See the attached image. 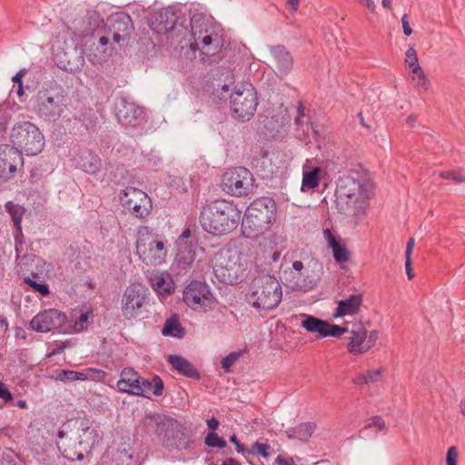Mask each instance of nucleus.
<instances>
[{
    "label": "nucleus",
    "instance_id": "nucleus-57",
    "mask_svg": "<svg viewBox=\"0 0 465 465\" xmlns=\"http://www.w3.org/2000/svg\"><path fill=\"white\" fill-rule=\"evenodd\" d=\"M379 333L378 331H371L369 335L367 334V340L365 341L364 349L365 351H368L371 348L375 345L376 341L378 340Z\"/></svg>",
    "mask_w": 465,
    "mask_h": 465
},
{
    "label": "nucleus",
    "instance_id": "nucleus-63",
    "mask_svg": "<svg viewBox=\"0 0 465 465\" xmlns=\"http://www.w3.org/2000/svg\"><path fill=\"white\" fill-rule=\"evenodd\" d=\"M94 39H98V43L102 46H105L108 44H110V40H112V35H109L107 33L104 32V35H102V32H99V35L96 34L95 37H93Z\"/></svg>",
    "mask_w": 465,
    "mask_h": 465
},
{
    "label": "nucleus",
    "instance_id": "nucleus-52",
    "mask_svg": "<svg viewBox=\"0 0 465 465\" xmlns=\"http://www.w3.org/2000/svg\"><path fill=\"white\" fill-rule=\"evenodd\" d=\"M271 449V446L266 443H261L259 441H256L252 444V450H248L247 452L250 454H255L262 456V458H268L269 452L268 450Z\"/></svg>",
    "mask_w": 465,
    "mask_h": 465
},
{
    "label": "nucleus",
    "instance_id": "nucleus-2",
    "mask_svg": "<svg viewBox=\"0 0 465 465\" xmlns=\"http://www.w3.org/2000/svg\"><path fill=\"white\" fill-rule=\"evenodd\" d=\"M275 215L276 203L272 198L261 197L254 200L242 220V234L250 239L264 234L270 230Z\"/></svg>",
    "mask_w": 465,
    "mask_h": 465
},
{
    "label": "nucleus",
    "instance_id": "nucleus-54",
    "mask_svg": "<svg viewBox=\"0 0 465 465\" xmlns=\"http://www.w3.org/2000/svg\"><path fill=\"white\" fill-rule=\"evenodd\" d=\"M84 375L86 376V380L93 381H100L104 378L106 375L105 371L103 370L95 369V368H88L84 371H83Z\"/></svg>",
    "mask_w": 465,
    "mask_h": 465
},
{
    "label": "nucleus",
    "instance_id": "nucleus-62",
    "mask_svg": "<svg viewBox=\"0 0 465 465\" xmlns=\"http://www.w3.org/2000/svg\"><path fill=\"white\" fill-rule=\"evenodd\" d=\"M365 375H366V379L368 381V384L376 382V381H378V380L381 376V370L377 369V370L369 371Z\"/></svg>",
    "mask_w": 465,
    "mask_h": 465
},
{
    "label": "nucleus",
    "instance_id": "nucleus-7",
    "mask_svg": "<svg viewBox=\"0 0 465 465\" xmlns=\"http://www.w3.org/2000/svg\"><path fill=\"white\" fill-rule=\"evenodd\" d=\"M279 278L282 282L292 291L310 292L313 290L320 280L318 274L305 268L302 262L294 261L292 266L282 262Z\"/></svg>",
    "mask_w": 465,
    "mask_h": 465
},
{
    "label": "nucleus",
    "instance_id": "nucleus-20",
    "mask_svg": "<svg viewBox=\"0 0 465 465\" xmlns=\"http://www.w3.org/2000/svg\"><path fill=\"white\" fill-rule=\"evenodd\" d=\"M179 26L186 29L183 24H179L178 16L173 7L164 8L155 14L150 23L151 29L159 35H164L172 31L180 33Z\"/></svg>",
    "mask_w": 465,
    "mask_h": 465
},
{
    "label": "nucleus",
    "instance_id": "nucleus-40",
    "mask_svg": "<svg viewBox=\"0 0 465 465\" xmlns=\"http://www.w3.org/2000/svg\"><path fill=\"white\" fill-rule=\"evenodd\" d=\"M303 320L301 326L311 333H317L320 337H323L326 321L312 315L302 314Z\"/></svg>",
    "mask_w": 465,
    "mask_h": 465
},
{
    "label": "nucleus",
    "instance_id": "nucleus-60",
    "mask_svg": "<svg viewBox=\"0 0 465 465\" xmlns=\"http://www.w3.org/2000/svg\"><path fill=\"white\" fill-rule=\"evenodd\" d=\"M323 235L330 248H332L333 246L341 242L339 240L336 239L335 235L329 228L323 230Z\"/></svg>",
    "mask_w": 465,
    "mask_h": 465
},
{
    "label": "nucleus",
    "instance_id": "nucleus-43",
    "mask_svg": "<svg viewBox=\"0 0 465 465\" xmlns=\"http://www.w3.org/2000/svg\"><path fill=\"white\" fill-rule=\"evenodd\" d=\"M131 448L118 449L114 454L112 460L115 465H136Z\"/></svg>",
    "mask_w": 465,
    "mask_h": 465
},
{
    "label": "nucleus",
    "instance_id": "nucleus-46",
    "mask_svg": "<svg viewBox=\"0 0 465 465\" xmlns=\"http://www.w3.org/2000/svg\"><path fill=\"white\" fill-rule=\"evenodd\" d=\"M332 251V256L337 263L347 262L351 258V253L347 247L341 242L331 248Z\"/></svg>",
    "mask_w": 465,
    "mask_h": 465
},
{
    "label": "nucleus",
    "instance_id": "nucleus-21",
    "mask_svg": "<svg viewBox=\"0 0 465 465\" xmlns=\"http://www.w3.org/2000/svg\"><path fill=\"white\" fill-rule=\"evenodd\" d=\"M270 54L272 58L274 72L276 75L282 79L292 70L294 59L292 54L283 45H275L269 47Z\"/></svg>",
    "mask_w": 465,
    "mask_h": 465
},
{
    "label": "nucleus",
    "instance_id": "nucleus-13",
    "mask_svg": "<svg viewBox=\"0 0 465 465\" xmlns=\"http://www.w3.org/2000/svg\"><path fill=\"white\" fill-rule=\"evenodd\" d=\"M194 437L189 433L185 425L172 418L163 437L161 438L162 446L168 451H183L191 449Z\"/></svg>",
    "mask_w": 465,
    "mask_h": 465
},
{
    "label": "nucleus",
    "instance_id": "nucleus-15",
    "mask_svg": "<svg viewBox=\"0 0 465 465\" xmlns=\"http://www.w3.org/2000/svg\"><path fill=\"white\" fill-rule=\"evenodd\" d=\"M147 300L148 290L143 285H129L122 297L121 310L123 316L127 320L137 317Z\"/></svg>",
    "mask_w": 465,
    "mask_h": 465
},
{
    "label": "nucleus",
    "instance_id": "nucleus-39",
    "mask_svg": "<svg viewBox=\"0 0 465 465\" xmlns=\"http://www.w3.org/2000/svg\"><path fill=\"white\" fill-rule=\"evenodd\" d=\"M162 334L177 339H183L185 336V329L182 326L176 314H173L165 321L162 328Z\"/></svg>",
    "mask_w": 465,
    "mask_h": 465
},
{
    "label": "nucleus",
    "instance_id": "nucleus-47",
    "mask_svg": "<svg viewBox=\"0 0 465 465\" xmlns=\"http://www.w3.org/2000/svg\"><path fill=\"white\" fill-rule=\"evenodd\" d=\"M204 444L209 448L224 449L227 447L226 440L216 432L210 431L204 438Z\"/></svg>",
    "mask_w": 465,
    "mask_h": 465
},
{
    "label": "nucleus",
    "instance_id": "nucleus-6",
    "mask_svg": "<svg viewBox=\"0 0 465 465\" xmlns=\"http://www.w3.org/2000/svg\"><path fill=\"white\" fill-rule=\"evenodd\" d=\"M232 84L233 87L230 94V104L232 115L242 122L249 121L258 106L257 91L249 82Z\"/></svg>",
    "mask_w": 465,
    "mask_h": 465
},
{
    "label": "nucleus",
    "instance_id": "nucleus-4",
    "mask_svg": "<svg viewBox=\"0 0 465 465\" xmlns=\"http://www.w3.org/2000/svg\"><path fill=\"white\" fill-rule=\"evenodd\" d=\"M65 107V95L62 85L55 82L45 83L35 100V113L48 121L58 119Z\"/></svg>",
    "mask_w": 465,
    "mask_h": 465
},
{
    "label": "nucleus",
    "instance_id": "nucleus-44",
    "mask_svg": "<svg viewBox=\"0 0 465 465\" xmlns=\"http://www.w3.org/2000/svg\"><path fill=\"white\" fill-rule=\"evenodd\" d=\"M232 92V88L231 87V84H218L212 93V99L215 103H220L222 101H226L228 97L230 98V94Z\"/></svg>",
    "mask_w": 465,
    "mask_h": 465
},
{
    "label": "nucleus",
    "instance_id": "nucleus-28",
    "mask_svg": "<svg viewBox=\"0 0 465 465\" xmlns=\"http://www.w3.org/2000/svg\"><path fill=\"white\" fill-rule=\"evenodd\" d=\"M152 288L160 295L171 294L174 292V283L169 273L152 272L148 275Z\"/></svg>",
    "mask_w": 465,
    "mask_h": 465
},
{
    "label": "nucleus",
    "instance_id": "nucleus-1",
    "mask_svg": "<svg viewBox=\"0 0 465 465\" xmlns=\"http://www.w3.org/2000/svg\"><path fill=\"white\" fill-rule=\"evenodd\" d=\"M241 211L232 202L216 199L203 207L200 223L203 230L213 235H223L237 228Z\"/></svg>",
    "mask_w": 465,
    "mask_h": 465
},
{
    "label": "nucleus",
    "instance_id": "nucleus-35",
    "mask_svg": "<svg viewBox=\"0 0 465 465\" xmlns=\"http://www.w3.org/2000/svg\"><path fill=\"white\" fill-rule=\"evenodd\" d=\"M139 385L140 391H143V394H136L139 397L150 398V392L158 397L163 394L164 389L163 381L158 375H154L152 380L142 377Z\"/></svg>",
    "mask_w": 465,
    "mask_h": 465
},
{
    "label": "nucleus",
    "instance_id": "nucleus-14",
    "mask_svg": "<svg viewBox=\"0 0 465 465\" xmlns=\"http://www.w3.org/2000/svg\"><path fill=\"white\" fill-rule=\"evenodd\" d=\"M134 30L132 17L125 12H117L108 16L104 32L112 35V44L125 45Z\"/></svg>",
    "mask_w": 465,
    "mask_h": 465
},
{
    "label": "nucleus",
    "instance_id": "nucleus-3",
    "mask_svg": "<svg viewBox=\"0 0 465 465\" xmlns=\"http://www.w3.org/2000/svg\"><path fill=\"white\" fill-rule=\"evenodd\" d=\"M282 297L279 281L272 275L260 274L252 281L246 301L255 309L267 311L277 307Z\"/></svg>",
    "mask_w": 465,
    "mask_h": 465
},
{
    "label": "nucleus",
    "instance_id": "nucleus-5",
    "mask_svg": "<svg viewBox=\"0 0 465 465\" xmlns=\"http://www.w3.org/2000/svg\"><path fill=\"white\" fill-rule=\"evenodd\" d=\"M11 147L25 152L26 155H37L45 147V137L39 128L31 122H18L11 131Z\"/></svg>",
    "mask_w": 465,
    "mask_h": 465
},
{
    "label": "nucleus",
    "instance_id": "nucleus-37",
    "mask_svg": "<svg viewBox=\"0 0 465 465\" xmlns=\"http://www.w3.org/2000/svg\"><path fill=\"white\" fill-rule=\"evenodd\" d=\"M351 341L347 349L348 351L353 355L365 353L364 344L367 339V330L364 327H360L358 330H352L350 336Z\"/></svg>",
    "mask_w": 465,
    "mask_h": 465
},
{
    "label": "nucleus",
    "instance_id": "nucleus-30",
    "mask_svg": "<svg viewBox=\"0 0 465 465\" xmlns=\"http://www.w3.org/2000/svg\"><path fill=\"white\" fill-rule=\"evenodd\" d=\"M168 362L179 374L194 380L201 379L198 370L183 356L177 354L169 355Z\"/></svg>",
    "mask_w": 465,
    "mask_h": 465
},
{
    "label": "nucleus",
    "instance_id": "nucleus-32",
    "mask_svg": "<svg viewBox=\"0 0 465 465\" xmlns=\"http://www.w3.org/2000/svg\"><path fill=\"white\" fill-rule=\"evenodd\" d=\"M105 23L101 15L96 11H87L84 19V28L82 30L83 36L90 35L95 37L99 32H104Z\"/></svg>",
    "mask_w": 465,
    "mask_h": 465
},
{
    "label": "nucleus",
    "instance_id": "nucleus-19",
    "mask_svg": "<svg viewBox=\"0 0 465 465\" xmlns=\"http://www.w3.org/2000/svg\"><path fill=\"white\" fill-rule=\"evenodd\" d=\"M5 211L10 215L17 232L15 235V252L18 265L23 266L27 264L28 262H34L36 258L35 254H20L23 250V242L20 240L19 236L23 237L21 223L25 209L23 206L9 201L5 203Z\"/></svg>",
    "mask_w": 465,
    "mask_h": 465
},
{
    "label": "nucleus",
    "instance_id": "nucleus-51",
    "mask_svg": "<svg viewBox=\"0 0 465 465\" xmlns=\"http://www.w3.org/2000/svg\"><path fill=\"white\" fill-rule=\"evenodd\" d=\"M242 354V351H235L230 352L227 356H225L221 361L222 368L224 370V371L229 372L231 371V368L235 364V362L241 357Z\"/></svg>",
    "mask_w": 465,
    "mask_h": 465
},
{
    "label": "nucleus",
    "instance_id": "nucleus-27",
    "mask_svg": "<svg viewBox=\"0 0 465 465\" xmlns=\"http://www.w3.org/2000/svg\"><path fill=\"white\" fill-rule=\"evenodd\" d=\"M77 166L86 173L96 174L101 170L102 161L92 150L84 149L78 154Z\"/></svg>",
    "mask_w": 465,
    "mask_h": 465
},
{
    "label": "nucleus",
    "instance_id": "nucleus-31",
    "mask_svg": "<svg viewBox=\"0 0 465 465\" xmlns=\"http://www.w3.org/2000/svg\"><path fill=\"white\" fill-rule=\"evenodd\" d=\"M362 301L363 296L361 293L351 294L348 298L339 301L334 317L337 318L358 313L362 305Z\"/></svg>",
    "mask_w": 465,
    "mask_h": 465
},
{
    "label": "nucleus",
    "instance_id": "nucleus-48",
    "mask_svg": "<svg viewBox=\"0 0 465 465\" xmlns=\"http://www.w3.org/2000/svg\"><path fill=\"white\" fill-rule=\"evenodd\" d=\"M214 273L220 282L225 284H233L237 280V278L232 276L230 270L226 267L221 266L214 268Z\"/></svg>",
    "mask_w": 465,
    "mask_h": 465
},
{
    "label": "nucleus",
    "instance_id": "nucleus-9",
    "mask_svg": "<svg viewBox=\"0 0 465 465\" xmlns=\"http://www.w3.org/2000/svg\"><path fill=\"white\" fill-rule=\"evenodd\" d=\"M115 116L118 123L133 135L143 134L147 122L143 107L127 97H120L115 102Z\"/></svg>",
    "mask_w": 465,
    "mask_h": 465
},
{
    "label": "nucleus",
    "instance_id": "nucleus-41",
    "mask_svg": "<svg viewBox=\"0 0 465 465\" xmlns=\"http://www.w3.org/2000/svg\"><path fill=\"white\" fill-rule=\"evenodd\" d=\"M68 56L67 64L64 66V69L70 73L80 72L84 65V57L83 49L74 48L72 54L67 53Z\"/></svg>",
    "mask_w": 465,
    "mask_h": 465
},
{
    "label": "nucleus",
    "instance_id": "nucleus-56",
    "mask_svg": "<svg viewBox=\"0 0 465 465\" xmlns=\"http://www.w3.org/2000/svg\"><path fill=\"white\" fill-rule=\"evenodd\" d=\"M376 427L378 431H381L385 428V421L381 416H374L370 419V421L366 424L365 428Z\"/></svg>",
    "mask_w": 465,
    "mask_h": 465
},
{
    "label": "nucleus",
    "instance_id": "nucleus-34",
    "mask_svg": "<svg viewBox=\"0 0 465 465\" xmlns=\"http://www.w3.org/2000/svg\"><path fill=\"white\" fill-rule=\"evenodd\" d=\"M73 329L75 332H81L88 328L90 320L94 318V311L91 306L84 305L83 308L74 309L72 312Z\"/></svg>",
    "mask_w": 465,
    "mask_h": 465
},
{
    "label": "nucleus",
    "instance_id": "nucleus-49",
    "mask_svg": "<svg viewBox=\"0 0 465 465\" xmlns=\"http://www.w3.org/2000/svg\"><path fill=\"white\" fill-rule=\"evenodd\" d=\"M24 283L31 287L34 292H39L42 296H47L50 293L48 284L44 282H37L30 277L24 278Z\"/></svg>",
    "mask_w": 465,
    "mask_h": 465
},
{
    "label": "nucleus",
    "instance_id": "nucleus-36",
    "mask_svg": "<svg viewBox=\"0 0 465 465\" xmlns=\"http://www.w3.org/2000/svg\"><path fill=\"white\" fill-rule=\"evenodd\" d=\"M321 173V167H308L307 164H304L301 190L302 192H307L309 190L316 189L320 184Z\"/></svg>",
    "mask_w": 465,
    "mask_h": 465
},
{
    "label": "nucleus",
    "instance_id": "nucleus-22",
    "mask_svg": "<svg viewBox=\"0 0 465 465\" xmlns=\"http://www.w3.org/2000/svg\"><path fill=\"white\" fill-rule=\"evenodd\" d=\"M172 417L157 412L146 413L139 423L140 430L149 436H156L161 441Z\"/></svg>",
    "mask_w": 465,
    "mask_h": 465
},
{
    "label": "nucleus",
    "instance_id": "nucleus-53",
    "mask_svg": "<svg viewBox=\"0 0 465 465\" xmlns=\"http://www.w3.org/2000/svg\"><path fill=\"white\" fill-rule=\"evenodd\" d=\"M25 74V70L21 69L16 73L15 75L13 76L12 81L15 84V86H16V94L18 96H22L24 94V85H23V77Z\"/></svg>",
    "mask_w": 465,
    "mask_h": 465
},
{
    "label": "nucleus",
    "instance_id": "nucleus-23",
    "mask_svg": "<svg viewBox=\"0 0 465 465\" xmlns=\"http://www.w3.org/2000/svg\"><path fill=\"white\" fill-rule=\"evenodd\" d=\"M142 376L133 368H124L120 373V380L116 383L117 390L122 393L136 396L143 394L140 391Z\"/></svg>",
    "mask_w": 465,
    "mask_h": 465
},
{
    "label": "nucleus",
    "instance_id": "nucleus-12",
    "mask_svg": "<svg viewBox=\"0 0 465 465\" xmlns=\"http://www.w3.org/2000/svg\"><path fill=\"white\" fill-rule=\"evenodd\" d=\"M371 188L372 183L366 173H351L338 180L335 195L368 200Z\"/></svg>",
    "mask_w": 465,
    "mask_h": 465
},
{
    "label": "nucleus",
    "instance_id": "nucleus-59",
    "mask_svg": "<svg viewBox=\"0 0 465 465\" xmlns=\"http://www.w3.org/2000/svg\"><path fill=\"white\" fill-rule=\"evenodd\" d=\"M457 458H458L457 448L452 446L447 451L446 464L447 465H457Z\"/></svg>",
    "mask_w": 465,
    "mask_h": 465
},
{
    "label": "nucleus",
    "instance_id": "nucleus-58",
    "mask_svg": "<svg viewBox=\"0 0 465 465\" xmlns=\"http://www.w3.org/2000/svg\"><path fill=\"white\" fill-rule=\"evenodd\" d=\"M0 399H2L5 403L13 402L14 401L11 391L2 381H0Z\"/></svg>",
    "mask_w": 465,
    "mask_h": 465
},
{
    "label": "nucleus",
    "instance_id": "nucleus-55",
    "mask_svg": "<svg viewBox=\"0 0 465 465\" xmlns=\"http://www.w3.org/2000/svg\"><path fill=\"white\" fill-rule=\"evenodd\" d=\"M405 63L408 66L417 65L419 64L418 55L413 46H410L406 52Z\"/></svg>",
    "mask_w": 465,
    "mask_h": 465
},
{
    "label": "nucleus",
    "instance_id": "nucleus-45",
    "mask_svg": "<svg viewBox=\"0 0 465 465\" xmlns=\"http://www.w3.org/2000/svg\"><path fill=\"white\" fill-rule=\"evenodd\" d=\"M86 376L83 372L71 371V370H60L57 373L56 380L64 382H71L74 381H86Z\"/></svg>",
    "mask_w": 465,
    "mask_h": 465
},
{
    "label": "nucleus",
    "instance_id": "nucleus-61",
    "mask_svg": "<svg viewBox=\"0 0 465 465\" xmlns=\"http://www.w3.org/2000/svg\"><path fill=\"white\" fill-rule=\"evenodd\" d=\"M430 87V81L425 74H422L421 77L417 79L416 88L418 92L423 93L426 92Z\"/></svg>",
    "mask_w": 465,
    "mask_h": 465
},
{
    "label": "nucleus",
    "instance_id": "nucleus-17",
    "mask_svg": "<svg viewBox=\"0 0 465 465\" xmlns=\"http://www.w3.org/2000/svg\"><path fill=\"white\" fill-rule=\"evenodd\" d=\"M183 300L192 309L206 312L212 308L213 296L205 282L192 281L183 291Z\"/></svg>",
    "mask_w": 465,
    "mask_h": 465
},
{
    "label": "nucleus",
    "instance_id": "nucleus-11",
    "mask_svg": "<svg viewBox=\"0 0 465 465\" xmlns=\"http://www.w3.org/2000/svg\"><path fill=\"white\" fill-rule=\"evenodd\" d=\"M221 187L232 196H244L253 191L254 178L245 167L230 168L223 174Z\"/></svg>",
    "mask_w": 465,
    "mask_h": 465
},
{
    "label": "nucleus",
    "instance_id": "nucleus-8",
    "mask_svg": "<svg viewBox=\"0 0 465 465\" xmlns=\"http://www.w3.org/2000/svg\"><path fill=\"white\" fill-rule=\"evenodd\" d=\"M70 436V440H76L89 453L99 437L94 422L86 417H77L66 420L57 432L59 440Z\"/></svg>",
    "mask_w": 465,
    "mask_h": 465
},
{
    "label": "nucleus",
    "instance_id": "nucleus-50",
    "mask_svg": "<svg viewBox=\"0 0 465 465\" xmlns=\"http://www.w3.org/2000/svg\"><path fill=\"white\" fill-rule=\"evenodd\" d=\"M348 331L347 327H342L336 324H331L326 322L323 337H340Z\"/></svg>",
    "mask_w": 465,
    "mask_h": 465
},
{
    "label": "nucleus",
    "instance_id": "nucleus-38",
    "mask_svg": "<svg viewBox=\"0 0 465 465\" xmlns=\"http://www.w3.org/2000/svg\"><path fill=\"white\" fill-rule=\"evenodd\" d=\"M316 429L313 422H302L294 428H291L285 431L288 439H299L303 442H308Z\"/></svg>",
    "mask_w": 465,
    "mask_h": 465
},
{
    "label": "nucleus",
    "instance_id": "nucleus-26",
    "mask_svg": "<svg viewBox=\"0 0 465 465\" xmlns=\"http://www.w3.org/2000/svg\"><path fill=\"white\" fill-rule=\"evenodd\" d=\"M63 457L69 460H82L85 454L83 446L76 440H70V436H65L56 443Z\"/></svg>",
    "mask_w": 465,
    "mask_h": 465
},
{
    "label": "nucleus",
    "instance_id": "nucleus-16",
    "mask_svg": "<svg viewBox=\"0 0 465 465\" xmlns=\"http://www.w3.org/2000/svg\"><path fill=\"white\" fill-rule=\"evenodd\" d=\"M122 205L137 218H145L151 213V200L140 189L126 187L119 195Z\"/></svg>",
    "mask_w": 465,
    "mask_h": 465
},
{
    "label": "nucleus",
    "instance_id": "nucleus-42",
    "mask_svg": "<svg viewBox=\"0 0 465 465\" xmlns=\"http://www.w3.org/2000/svg\"><path fill=\"white\" fill-rule=\"evenodd\" d=\"M86 130H95L98 124L96 112L92 108H84L75 118Z\"/></svg>",
    "mask_w": 465,
    "mask_h": 465
},
{
    "label": "nucleus",
    "instance_id": "nucleus-33",
    "mask_svg": "<svg viewBox=\"0 0 465 465\" xmlns=\"http://www.w3.org/2000/svg\"><path fill=\"white\" fill-rule=\"evenodd\" d=\"M202 45L200 48L201 52L206 56H212L215 54L222 46V38L219 34L215 33L214 28L208 33H203L201 39L198 41L199 45Z\"/></svg>",
    "mask_w": 465,
    "mask_h": 465
},
{
    "label": "nucleus",
    "instance_id": "nucleus-25",
    "mask_svg": "<svg viewBox=\"0 0 465 465\" xmlns=\"http://www.w3.org/2000/svg\"><path fill=\"white\" fill-rule=\"evenodd\" d=\"M195 241L192 238L191 230L186 228L179 236L177 244V259L179 263L184 265H191L194 261V247Z\"/></svg>",
    "mask_w": 465,
    "mask_h": 465
},
{
    "label": "nucleus",
    "instance_id": "nucleus-10",
    "mask_svg": "<svg viewBox=\"0 0 465 465\" xmlns=\"http://www.w3.org/2000/svg\"><path fill=\"white\" fill-rule=\"evenodd\" d=\"M136 253L146 264H160L167 254L164 243L158 241L147 226L140 227L136 241Z\"/></svg>",
    "mask_w": 465,
    "mask_h": 465
},
{
    "label": "nucleus",
    "instance_id": "nucleus-64",
    "mask_svg": "<svg viewBox=\"0 0 465 465\" xmlns=\"http://www.w3.org/2000/svg\"><path fill=\"white\" fill-rule=\"evenodd\" d=\"M401 24H402L404 35L407 36L411 35L412 34V29L410 25L407 14L403 15V16L401 18Z\"/></svg>",
    "mask_w": 465,
    "mask_h": 465
},
{
    "label": "nucleus",
    "instance_id": "nucleus-18",
    "mask_svg": "<svg viewBox=\"0 0 465 465\" xmlns=\"http://www.w3.org/2000/svg\"><path fill=\"white\" fill-rule=\"evenodd\" d=\"M68 321L65 313L57 309H47L38 312L31 321L30 328L41 333L62 327Z\"/></svg>",
    "mask_w": 465,
    "mask_h": 465
},
{
    "label": "nucleus",
    "instance_id": "nucleus-29",
    "mask_svg": "<svg viewBox=\"0 0 465 465\" xmlns=\"http://www.w3.org/2000/svg\"><path fill=\"white\" fill-rule=\"evenodd\" d=\"M191 35L194 39V43L190 44L192 50H196L198 41L201 39L203 33H208L213 28L209 23L208 19L203 14H194L190 20Z\"/></svg>",
    "mask_w": 465,
    "mask_h": 465
},
{
    "label": "nucleus",
    "instance_id": "nucleus-24",
    "mask_svg": "<svg viewBox=\"0 0 465 465\" xmlns=\"http://www.w3.org/2000/svg\"><path fill=\"white\" fill-rule=\"evenodd\" d=\"M335 202L339 213L352 218L364 214L368 205V200L358 199L357 197H336Z\"/></svg>",
    "mask_w": 465,
    "mask_h": 465
}]
</instances>
